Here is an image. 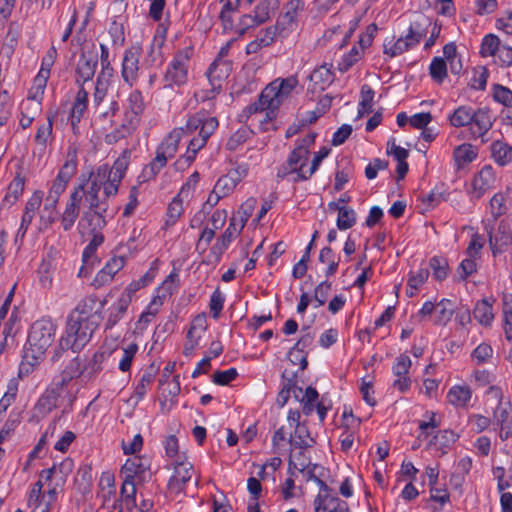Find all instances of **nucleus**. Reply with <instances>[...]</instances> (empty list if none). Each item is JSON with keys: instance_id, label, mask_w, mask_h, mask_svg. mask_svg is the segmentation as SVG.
Here are the masks:
<instances>
[{"instance_id": "obj_1", "label": "nucleus", "mask_w": 512, "mask_h": 512, "mask_svg": "<svg viewBox=\"0 0 512 512\" xmlns=\"http://www.w3.org/2000/svg\"><path fill=\"white\" fill-rule=\"evenodd\" d=\"M96 328L97 323L95 321H83L79 318L76 319L73 316H68L65 333L59 340L53 360H57L68 349H71L73 352H79L91 340Z\"/></svg>"}, {"instance_id": "obj_2", "label": "nucleus", "mask_w": 512, "mask_h": 512, "mask_svg": "<svg viewBox=\"0 0 512 512\" xmlns=\"http://www.w3.org/2000/svg\"><path fill=\"white\" fill-rule=\"evenodd\" d=\"M315 137V133H310L296 142L286 162L278 168L277 178L292 176L291 181L294 183L309 179V171L305 170V166L309 157V147L314 143Z\"/></svg>"}, {"instance_id": "obj_3", "label": "nucleus", "mask_w": 512, "mask_h": 512, "mask_svg": "<svg viewBox=\"0 0 512 512\" xmlns=\"http://www.w3.org/2000/svg\"><path fill=\"white\" fill-rule=\"evenodd\" d=\"M217 127L218 120L215 117L208 116L204 111H199L188 118L185 133H193L199 129V135L190 140L184 155L185 160L189 164L194 161L197 152L206 145L207 140Z\"/></svg>"}, {"instance_id": "obj_4", "label": "nucleus", "mask_w": 512, "mask_h": 512, "mask_svg": "<svg viewBox=\"0 0 512 512\" xmlns=\"http://www.w3.org/2000/svg\"><path fill=\"white\" fill-rule=\"evenodd\" d=\"M185 134V129L182 127L174 128L168 133L162 142L158 145L153 160L146 165L140 177L143 181H148L155 178L158 173L167 165L168 160L172 159L179 147V143Z\"/></svg>"}, {"instance_id": "obj_5", "label": "nucleus", "mask_w": 512, "mask_h": 512, "mask_svg": "<svg viewBox=\"0 0 512 512\" xmlns=\"http://www.w3.org/2000/svg\"><path fill=\"white\" fill-rule=\"evenodd\" d=\"M57 325L50 319L43 317L35 321L29 330L26 349L29 357L44 359L47 349L55 339Z\"/></svg>"}, {"instance_id": "obj_6", "label": "nucleus", "mask_w": 512, "mask_h": 512, "mask_svg": "<svg viewBox=\"0 0 512 512\" xmlns=\"http://www.w3.org/2000/svg\"><path fill=\"white\" fill-rule=\"evenodd\" d=\"M298 79L296 76H290L284 79L278 78L268 84L259 96V100L254 104V110H275L281 103L287 99L291 92L297 87Z\"/></svg>"}, {"instance_id": "obj_7", "label": "nucleus", "mask_w": 512, "mask_h": 512, "mask_svg": "<svg viewBox=\"0 0 512 512\" xmlns=\"http://www.w3.org/2000/svg\"><path fill=\"white\" fill-rule=\"evenodd\" d=\"M425 35L426 32L420 29L418 23L411 24L408 33L404 37H399L397 40L394 37L385 40L383 45L384 54L389 57L401 55L416 46Z\"/></svg>"}, {"instance_id": "obj_8", "label": "nucleus", "mask_w": 512, "mask_h": 512, "mask_svg": "<svg viewBox=\"0 0 512 512\" xmlns=\"http://www.w3.org/2000/svg\"><path fill=\"white\" fill-rule=\"evenodd\" d=\"M88 204V210L83 213L82 219L87 220L93 230H101L107 224L106 214L109 208L108 199L100 194H84L83 197Z\"/></svg>"}, {"instance_id": "obj_9", "label": "nucleus", "mask_w": 512, "mask_h": 512, "mask_svg": "<svg viewBox=\"0 0 512 512\" xmlns=\"http://www.w3.org/2000/svg\"><path fill=\"white\" fill-rule=\"evenodd\" d=\"M193 50L186 47L178 51L165 73V81L169 86L182 85L187 81L190 58Z\"/></svg>"}, {"instance_id": "obj_10", "label": "nucleus", "mask_w": 512, "mask_h": 512, "mask_svg": "<svg viewBox=\"0 0 512 512\" xmlns=\"http://www.w3.org/2000/svg\"><path fill=\"white\" fill-rule=\"evenodd\" d=\"M304 10L303 0H290L284 7V12L278 17L274 28L280 34L281 39L287 38L297 29V17Z\"/></svg>"}, {"instance_id": "obj_11", "label": "nucleus", "mask_w": 512, "mask_h": 512, "mask_svg": "<svg viewBox=\"0 0 512 512\" xmlns=\"http://www.w3.org/2000/svg\"><path fill=\"white\" fill-rule=\"evenodd\" d=\"M82 200V188L74 187L60 217L61 226L65 231H69L74 226L80 213V204Z\"/></svg>"}, {"instance_id": "obj_12", "label": "nucleus", "mask_w": 512, "mask_h": 512, "mask_svg": "<svg viewBox=\"0 0 512 512\" xmlns=\"http://www.w3.org/2000/svg\"><path fill=\"white\" fill-rule=\"evenodd\" d=\"M140 56L141 48L138 46H132L124 53L121 75L129 86H133L137 82Z\"/></svg>"}, {"instance_id": "obj_13", "label": "nucleus", "mask_w": 512, "mask_h": 512, "mask_svg": "<svg viewBox=\"0 0 512 512\" xmlns=\"http://www.w3.org/2000/svg\"><path fill=\"white\" fill-rule=\"evenodd\" d=\"M193 465L188 461H177L174 466V474L168 482V488L171 492L180 493L188 481L194 475Z\"/></svg>"}, {"instance_id": "obj_14", "label": "nucleus", "mask_w": 512, "mask_h": 512, "mask_svg": "<svg viewBox=\"0 0 512 512\" xmlns=\"http://www.w3.org/2000/svg\"><path fill=\"white\" fill-rule=\"evenodd\" d=\"M207 329V318L205 314H199L191 322L190 328L187 333V340L184 346L183 353L189 356L193 353L195 348Z\"/></svg>"}, {"instance_id": "obj_15", "label": "nucleus", "mask_w": 512, "mask_h": 512, "mask_svg": "<svg viewBox=\"0 0 512 512\" xmlns=\"http://www.w3.org/2000/svg\"><path fill=\"white\" fill-rule=\"evenodd\" d=\"M110 173L111 171H108V164H102L91 171V177L103 190V195L106 198L117 195L120 186L115 177H111Z\"/></svg>"}, {"instance_id": "obj_16", "label": "nucleus", "mask_w": 512, "mask_h": 512, "mask_svg": "<svg viewBox=\"0 0 512 512\" xmlns=\"http://www.w3.org/2000/svg\"><path fill=\"white\" fill-rule=\"evenodd\" d=\"M149 470V463L147 459L134 456L126 460L121 468V476L127 479L137 480L143 482Z\"/></svg>"}, {"instance_id": "obj_17", "label": "nucleus", "mask_w": 512, "mask_h": 512, "mask_svg": "<svg viewBox=\"0 0 512 512\" xmlns=\"http://www.w3.org/2000/svg\"><path fill=\"white\" fill-rule=\"evenodd\" d=\"M231 69L232 65L229 61L223 59L214 60L207 71V76L210 86H212V91L221 92L222 81L229 76Z\"/></svg>"}, {"instance_id": "obj_18", "label": "nucleus", "mask_w": 512, "mask_h": 512, "mask_svg": "<svg viewBox=\"0 0 512 512\" xmlns=\"http://www.w3.org/2000/svg\"><path fill=\"white\" fill-rule=\"evenodd\" d=\"M471 133L474 137L483 138L484 135L492 128L493 119L490 110L487 108L473 109L471 119Z\"/></svg>"}, {"instance_id": "obj_19", "label": "nucleus", "mask_w": 512, "mask_h": 512, "mask_svg": "<svg viewBox=\"0 0 512 512\" xmlns=\"http://www.w3.org/2000/svg\"><path fill=\"white\" fill-rule=\"evenodd\" d=\"M97 64V55L81 54L76 67V82L83 85L90 81L95 74Z\"/></svg>"}, {"instance_id": "obj_20", "label": "nucleus", "mask_w": 512, "mask_h": 512, "mask_svg": "<svg viewBox=\"0 0 512 512\" xmlns=\"http://www.w3.org/2000/svg\"><path fill=\"white\" fill-rule=\"evenodd\" d=\"M495 173L490 165H485L472 181L473 192L476 198H480L495 183Z\"/></svg>"}, {"instance_id": "obj_21", "label": "nucleus", "mask_w": 512, "mask_h": 512, "mask_svg": "<svg viewBox=\"0 0 512 512\" xmlns=\"http://www.w3.org/2000/svg\"><path fill=\"white\" fill-rule=\"evenodd\" d=\"M41 202L42 194L40 192L34 193L32 197L27 201L17 236H20L21 238L25 236L28 227L34 218L35 212L41 205Z\"/></svg>"}, {"instance_id": "obj_22", "label": "nucleus", "mask_w": 512, "mask_h": 512, "mask_svg": "<svg viewBox=\"0 0 512 512\" xmlns=\"http://www.w3.org/2000/svg\"><path fill=\"white\" fill-rule=\"evenodd\" d=\"M307 448L292 447L289 457V470L295 469L305 476L308 470H315L317 465H312L310 457L306 455Z\"/></svg>"}, {"instance_id": "obj_23", "label": "nucleus", "mask_w": 512, "mask_h": 512, "mask_svg": "<svg viewBox=\"0 0 512 512\" xmlns=\"http://www.w3.org/2000/svg\"><path fill=\"white\" fill-rule=\"evenodd\" d=\"M87 103H88V93L86 90L81 87L79 91L77 92L74 104L72 106L71 112H70V123L72 126V129L74 133H76L77 124L80 122L81 118L84 115V112L87 109Z\"/></svg>"}, {"instance_id": "obj_24", "label": "nucleus", "mask_w": 512, "mask_h": 512, "mask_svg": "<svg viewBox=\"0 0 512 512\" xmlns=\"http://www.w3.org/2000/svg\"><path fill=\"white\" fill-rule=\"evenodd\" d=\"M138 124V121L124 115L122 124L105 136V142L107 144H114L119 140L128 137L136 130Z\"/></svg>"}, {"instance_id": "obj_25", "label": "nucleus", "mask_w": 512, "mask_h": 512, "mask_svg": "<svg viewBox=\"0 0 512 512\" xmlns=\"http://www.w3.org/2000/svg\"><path fill=\"white\" fill-rule=\"evenodd\" d=\"M98 497L102 499V506L116 496L115 476L111 472H103L98 483Z\"/></svg>"}, {"instance_id": "obj_26", "label": "nucleus", "mask_w": 512, "mask_h": 512, "mask_svg": "<svg viewBox=\"0 0 512 512\" xmlns=\"http://www.w3.org/2000/svg\"><path fill=\"white\" fill-rule=\"evenodd\" d=\"M125 265V258L122 256L113 257L106 265L98 272L96 281L100 284H106L112 281L114 275L120 271Z\"/></svg>"}, {"instance_id": "obj_27", "label": "nucleus", "mask_w": 512, "mask_h": 512, "mask_svg": "<svg viewBox=\"0 0 512 512\" xmlns=\"http://www.w3.org/2000/svg\"><path fill=\"white\" fill-rule=\"evenodd\" d=\"M472 391L466 385H455L450 388L447 400L455 407H465L471 400Z\"/></svg>"}, {"instance_id": "obj_28", "label": "nucleus", "mask_w": 512, "mask_h": 512, "mask_svg": "<svg viewBox=\"0 0 512 512\" xmlns=\"http://www.w3.org/2000/svg\"><path fill=\"white\" fill-rule=\"evenodd\" d=\"M241 232L240 228L236 227V219L232 218L230 220L229 226L223 233L220 239L214 244L212 247V252L220 257L224 251L228 248L229 244L232 242L233 238L236 234Z\"/></svg>"}, {"instance_id": "obj_29", "label": "nucleus", "mask_w": 512, "mask_h": 512, "mask_svg": "<svg viewBox=\"0 0 512 512\" xmlns=\"http://www.w3.org/2000/svg\"><path fill=\"white\" fill-rule=\"evenodd\" d=\"M144 109L145 103L142 93L138 90H134L128 96L125 116L139 122V116L143 113Z\"/></svg>"}, {"instance_id": "obj_30", "label": "nucleus", "mask_w": 512, "mask_h": 512, "mask_svg": "<svg viewBox=\"0 0 512 512\" xmlns=\"http://www.w3.org/2000/svg\"><path fill=\"white\" fill-rule=\"evenodd\" d=\"M491 154L494 161L500 166L512 162V147L503 141H494L491 144Z\"/></svg>"}, {"instance_id": "obj_31", "label": "nucleus", "mask_w": 512, "mask_h": 512, "mask_svg": "<svg viewBox=\"0 0 512 512\" xmlns=\"http://www.w3.org/2000/svg\"><path fill=\"white\" fill-rule=\"evenodd\" d=\"M477 157V151L471 144H461L453 151V158L458 169L471 163Z\"/></svg>"}, {"instance_id": "obj_32", "label": "nucleus", "mask_w": 512, "mask_h": 512, "mask_svg": "<svg viewBox=\"0 0 512 512\" xmlns=\"http://www.w3.org/2000/svg\"><path fill=\"white\" fill-rule=\"evenodd\" d=\"M40 111V103L34 99H27L21 104V117L19 124L23 129L31 126L36 114Z\"/></svg>"}, {"instance_id": "obj_33", "label": "nucleus", "mask_w": 512, "mask_h": 512, "mask_svg": "<svg viewBox=\"0 0 512 512\" xmlns=\"http://www.w3.org/2000/svg\"><path fill=\"white\" fill-rule=\"evenodd\" d=\"M96 302L97 301L95 297L84 298L77 304V306L68 316H73L76 319L79 318L83 321H93L92 317Z\"/></svg>"}, {"instance_id": "obj_34", "label": "nucleus", "mask_w": 512, "mask_h": 512, "mask_svg": "<svg viewBox=\"0 0 512 512\" xmlns=\"http://www.w3.org/2000/svg\"><path fill=\"white\" fill-rule=\"evenodd\" d=\"M25 179L17 175L9 184L7 193L2 201L1 207L11 206L19 199L24 191Z\"/></svg>"}, {"instance_id": "obj_35", "label": "nucleus", "mask_w": 512, "mask_h": 512, "mask_svg": "<svg viewBox=\"0 0 512 512\" xmlns=\"http://www.w3.org/2000/svg\"><path fill=\"white\" fill-rule=\"evenodd\" d=\"M79 376L85 377L84 368L81 366V361L78 357L72 359L69 364L65 367L60 375V382L56 385L63 387L67 385L72 379Z\"/></svg>"}, {"instance_id": "obj_36", "label": "nucleus", "mask_w": 512, "mask_h": 512, "mask_svg": "<svg viewBox=\"0 0 512 512\" xmlns=\"http://www.w3.org/2000/svg\"><path fill=\"white\" fill-rule=\"evenodd\" d=\"M278 0H261L253 10L256 24H262L270 19V16L277 9Z\"/></svg>"}, {"instance_id": "obj_37", "label": "nucleus", "mask_w": 512, "mask_h": 512, "mask_svg": "<svg viewBox=\"0 0 512 512\" xmlns=\"http://www.w3.org/2000/svg\"><path fill=\"white\" fill-rule=\"evenodd\" d=\"M289 442L291 447L296 448H310L315 443L305 425H300L295 428L294 433L290 436Z\"/></svg>"}, {"instance_id": "obj_38", "label": "nucleus", "mask_w": 512, "mask_h": 512, "mask_svg": "<svg viewBox=\"0 0 512 512\" xmlns=\"http://www.w3.org/2000/svg\"><path fill=\"white\" fill-rule=\"evenodd\" d=\"M435 324L446 325L452 318L455 310L454 304L449 299H442L435 305Z\"/></svg>"}, {"instance_id": "obj_39", "label": "nucleus", "mask_w": 512, "mask_h": 512, "mask_svg": "<svg viewBox=\"0 0 512 512\" xmlns=\"http://www.w3.org/2000/svg\"><path fill=\"white\" fill-rule=\"evenodd\" d=\"M333 73L326 64L315 69L309 76L310 80L320 90H324L326 86L332 83Z\"/></svg>"}, {"instance_id": "obj_40", "label": "nucleus", "mask_w": 512, "mask_h": 512, "mask_svg": "<svg viewBox=\"0 0 512 512\" xmlns=\"http://www.w3.org/2000/svg\"><path fill=\"white\" fill-rule=\"evenodd\" d=\"M473 314H474V318L481 325H484V326H489L494 319L492 305L486 299L478 302L475 305Z\"/></svg>"}, {"instance_id": "obj_41", "label": "nucleus", "mask_w": 512, "mask_h": 512, "mask_svg": "<svg viewBox=\"0 0 512 512\" xmlns=\"http://www.w3.org/2000/svg\"><path fill=\"white\" fill-rule=\"evenodd\" d=\"M473 108L470 106H459L449 117L453 127H464L471 124Z\"/></svg>"}, {"instance_id": "obj_42", "label": "nucleus", "mask_w": 512, "mask_h": 512, "mask_svg": "<svg viewBox=\"0 0 512 512\" xmlns=\"http://www.w3.org/2000/svg\"><path fill=\"white\" fill-rule=\"evenodd\" d=\"M343 500L339 499L333 493L330 495L323 494V496H316L314 499L315 512H330L336 509V503H341Z\"/></svg>"}, {"instance_id": "obj_43", "label": "nucleus", "mask_w": 512, "mask_h": 512, "mask_svg": "<svg viewBox=\"0 0 512 512\" xmlns=\"http://www.w3.org/2000/svg\"><path fill=\"white\" fill-rule=\"evenodd\" d=\"M500 39L494 34L486 35L481 43L480 53L483 57L498 55L501 49Z\"/></svg>"}, {"instance_id": "obj_44", "label": "nucleus", "mask_w": 512, "mask_h": 512, "mask_svg": "<svg viewBox=\"0 0 512 512\" xmlns=\"http://www.w3.org/2000/svg\"><path fill=\"white\" fill-rule=\"evenodd\" d=\"M128 165H129V155L126 151L120 157H118L116 159V161L114 162L112 167H110L108 165V171H111V173H110L111 177L112 178L115 177V180H117L119 185L121 184V182L125 176V172L128 168Z\"/></svg>"}, {"instance_id": "obj_45", "label": "nucleus", "mask_w": 512, "mask_h": 512, "mask_svg": "<svg viewBox=\"0 0 512 512\" xmlns=\"http://www.w3.org/2000/svg\"><path fill=\"white\" fill-rule=\"evenodd\" d=\"M356 223V213L352 208L342 206L339 208L337 227L340 230H347L353 227Z\"/></svg>"}, {"instance_id": "obj_46", "label": "nucleus", "mask_w": 512, "mask_h": 512, "mask_svg": "<svg viewBox=\"0 0 512 512\" xmlns=\"http://www.w3.org/2000/svg\"><path fill=\"white\" fill-rule=\"evenodd\" d=\"M109 354L105 351L96 352L89 362L83 367L85 377L91 378L96 373L102 370V364Z\"/></svg>"}, {"instance_id": "obj_47", "label": "nucleus", "mask_w": 512, "mask_h": 512, "mask_svg": "<svg viewBox=\"0 0 512 512\" xmlns=\"http://www.w3.org/2000/svg\"><path fill=\"white\" fill-rule=\"evenodd\" d=\"M53 119H54V114L48 113L47 123L41 124L38 127L37 133L35 135V142L38 145L46 146L49 139L51 138L52 131H53Z\"/></svg>"}, {"instance_id": "obj_48", "label": "nucleus", "mask_w": 512, "mask_h": 512, "mask_svg": "<svg viewBox=\"0 0 512 512\" xmlns=\"http://www.w3.org/2000/svg\"><path fill=\"white\" fill-rule=\"evenodd\" d=\"M57 199H53L50 201V197L45 198V204L41 213V221L46 225H50L54 223L59 218V213L57 211Z\"/></svg>"}, {"instance_id": "obj_49", "label": "nucleus", "mask_w": 512, "mask_h": 512, "mask_svg": "<svg viewBox=\"0 0 512 512\" xmlns=\"http://www.w3.org/2000/svg\"><path fill=\"white\" fill-rule=\"evenodd\" d=\"M363 55L362 48L354 45L350 51L342 57L338 68L341 72L348 71L356 62H358Z\"/></svg>"}, {"instance_id": "obj_50", "label": "nucleus", "mask_w": 512, "mask_h": 512, "mask_svg": "<svg viewBox=\"0 0 512 512\" xmlns=\"http://www.w3.org/2000/svg\"><path fill=\"white\" fill-rule=\"evenodd\" d=\"M430 75L437 83H442L447 76V64L441 57H435L429 67Z\"/></svg>"}, {"instance_id": "obj_51", "label": "nucleus", "mask_w": 512, "mask_h": 512, "mask_svg": "<svg viewBox=\"0 0 512 512\" xmlns=\"http://www.w3.org/2000/svg\"><path fill=\"white\" fill-rule=\"evenodd\" d=\"M503 313L505 317V335L506 338L512 340V294L505 293L503 295Z\"/></svg>"}, {"instance_id": "obj_52", "label": "nucleus", "mask_w": 512, "mask_h": 512, "mask_svg": "<svg viewBox=\"0 0 512 512\" xmlns=\"http://www.w3.org/2000/svg\"><path fill=\"white\" fill-rule=\"evenodd\" d=\"M319 260L322 263H327L326 276L333 275L338 268L339 259H337L330 247H324L320 251Z\"/></svg>"}, {"instance_id": "obj_53", "label": "nucleus", "mask_w": 512, "mask_h": 512, "mask_svg": "<svg viewBox=\"0 0 512 512\" xmlns=\"http://www.w3.org/2000/svg\"><path fill=\"white\" fill-rule=\"evenodd\" d=\"M43 359H34L29 357L28 349L25 348L23 360L19 366L18 378H24L30 375Z\"/></svg>"}, {"instance_id": "obj_54", "label": "nucleus", "mask_w": 512, "mask_h": 512, "mask_svg": "<svg viewBox=\"0 0 512 512\" xmlns=\"http://www.w3.org/2000/svg\"><path fill=\"white\" fill-rule=\"evenodd\" d=\"M429 266L436 280L442 281L448 276V263L445 259L436 256L432 257L429 261Z\"/></svg>"}, {"instance_id": "obj_55", "label": "nucleus", "mask_w": 512, "mask_h": 512, "mask_svg": "<svg viewBox=\"0 0 512 512\" xmlns=\"http://www.w3.org/2000/svg\"><path fill=\"white\" fill-rule=\"evenodd\" d=\"M477 271L476 257L467 256L460 263L457 274L458 280L464 281L466 278Z\"/></svg>"}, {"instance_id": "obj_56", "label": "nucleus", "mask_w": 512, "mask_h": 512, "mask_svg": "<svg viewBox=\"0 0 512 512\" xmlns=\"http://www.w3.org/2000/svg\"><path fill=\"white\" fill-rule=\"evenodd\" d=\"M281 39L280 34L277 32V28L274 26L267 27L259 31L256 36L257 42L264 48L270 46L276 40Z\"/></svg>"}, {"instance_id": "obj_57", "label": "nucleus", "mask_w": 512, "mask_h": 512, "mask_svg": "<svg viewBox=\"0 0 512 512\" xmlns=\"http://www.w3.org/2000/svg\"><path fill=\"white\" fill-rule=\"evenodd\" d=\"M137 351H138V346L136 343H131V344L127 345V347H124L122 349V352H123L122 358L120 359V362H119V369L122 372H127L130 370L132 360H133L135 354L137 353Z\"/></svg>"}, {"instance_id": "obj_58", "label": "nucleus", "mask_w": 512, "mask_h": 512, "mask_svg": "<svg viewBox=\"0 0 512 512\" xmlns=\"http://www.w3.org/2000/svg\"><path fill=\"white\" fill-rule=\"evenodd\" d=\"M236 186L237 184L232 180V178L225 174L217 180L213 188L220 194V196L225 198L233 193Z\"/></svg>"}, {"instance_id": "obj_59", "label": "nucleus", "mask_w": 512, "mask_h": 512, "mask_svg": "<svg viewBox=\"0 0 512 512\" xmlns=\"http://www.w3.org/2000/svg\"><path fill=\"white\" fill-rule=\"evenodd\" d=\"M265 142H261L260 145H256L253 147H249L246 152L242 155L246 161L244 163H248L249 167L259 165L262 161L261 151L263 150Z\"/></svg>"}, {"instance_id": "obj_60", "label": "nucleus", "mask_w": 512, "mask_h": 512, "mask_svg": "<svg viewBox=\"0 0 512 512\" xmlns=\"http://www.w3.org/2000/svg\"><path fill=\"white\" fill-rule=\"evenodd\" d=\"M183 202L179 196L175 197L167 209V224H174L183 214Z\"/></svg>"}, {"instance_id": "obj_61", "label": "nucleus", "mask_w": 512, "mask_h": 512, "mask_svg": "<svg viewBox=\"0 0 512 512\" xmlns=\"http://www.w3.org/2000/svg\"><path fill=\"white\" fill-rule=\"evenodd\" d=\"M225 297L217 288L210 297L209 308L214 319H217L223 309Z\"/></svg>"}, {"instance_id": "obj_62", "label": "nucleus", "mask_w": 512, "mask_h": 512, "mask_svg": "<svg viewBox=\"0 0 512 512\" xmlns=\"http://www.w3.org/2000/svg\"><path fill=\"white\" fill-rule=\"evenodd\" d=\"M104 237L101 233H96L93 235L90 243L86 246L83 251V261L86 264H89L90 260L94 257V254L97 248L103 243Z\"/></svg>"}, {"instance_id": "obj_63", "label": "nucleus", "mask_w": 512, "mask_h": 512, "mask_svg": "<svg viewBox=\"0 0 512 512\" xmlns=\"http://www.w3.org/2000/svg\"><path fill=\"white\" fill-rule=\"evenodd\" d=\"M493 98L504 106H509L512 104V91L505 86L495 84L493 86Z\"/></svg>"}, {"instance_id": "obj_64", "label": "nucleus", "mask_w": 512, "mask_h": 512, "mask_svg": "<svg viewBox=\"0 0 512 512\" xmlns=\"http://www.w3.org/2000/svg\"><path fill=\"white\" fill-rule=\"evenodd\" d=\"M411 359L407 355H400L396 358V362L392 367L393 374L396 377L407 376L409 369L411 367Z\"/></svg>"}]
</instances>
